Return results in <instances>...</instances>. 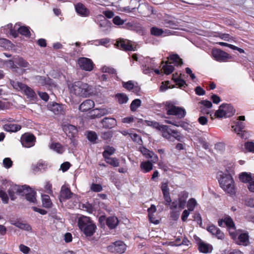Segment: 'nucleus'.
<instances>
[{
  "instance_id": "25",
  "label": "nucleus",
  "mask_w": 254,
  "mask_h": 254,
  "mask_svg": "<svg viewBox=\"0 0 254 254\" xmlns=\"http://www.w3.org/2000/svg\"><path fill=\"white\" fill-rule=\"evenodd\" d=\"M26 190L27 191L26 192H23L22 195H25L26 199L29 202L32 203H35L36 201V192L32 190L31 188L26 186Z\"/></svg>"
},
{
  "instance_id": "28",
  "label": "nucleus",
  "mask_w": 254,
  "mask_h": 254,
  "mask_svg": "<svg viewBox=\"0 0 254 254\" xmlns=\"http://www.w3.org/2000/svg\"><path fill=\"white\" fill-rule=\"evenodd\" d=\"M3 128L8 132H16L21 128V127L17 124H6L3 126Z\"/></svg>"
},
{
  "instance_id": "16",
  "label": "nucleus",
  "mask_w": 254,
  "mask_h": 254,
  "mask_svg": "<svg viewBox=\"0 0 254 254\" xmlns=\"http://www.w3.org/2000/svg\"><path fill=\"white\" fill-rule=\"evenodd\" d=\"M110 112V110L107 108H96L91 111L89 117L91 119L98 118L107 115Z\"/></svg>"
},
{
  "instance_id": "61",
  "label": "nucleus",
  "mask_w": 254,
  "mask_h": 254,
  "mask_svg": "<svg viewBox=\"0 0 254 254\" xmlns=\"http://www.w3.org/2000/svg\"><path fill=\"white\" fill-rule=\"evenodd\" d=\"M169 84V81L162 82L160 87V91L161 92H164L168 89L170 88V86H168Z\"/></svg>"
},
{
  "instance_id": "52",
  "label": "nucleus",
  "mask_w": 254,
  "mask_h": 254,
  "mask_svg": "<svg viewBox=\"0 0 254 254\" xmlns=\"http://www.w3.org/2000/svg\"><path fill=\"white\" fill-rule=\"evenodd\" d=\"M87 138L91 142H95L97 139V135L94 131H89L87 134Z\"/></svg>"
},
{
  "instance_id": "36",
  "label": "nucleus",
  "mask_w": 254,
  "mask_h": 254,
  "mask_svg": "<svg viewBox=\"0 0 254 254\" xmlns=\"http://www.w3.org/2000/svg\"><path fill=\"white\" fill-rule=\"evenodd\" d=\"M165 122L167 124H172L178 127H181L186 130H188L190 128V125L188 123H185L184 122H180L179 123H177L176 122H172L170 120H165Z\"/></svg>"
},
{
  "instance_id": "39",
  "label": "nucleus",
  "mask_w": 254,
  "mask_h": 254,
  "mask_svg": "<svg viewBox=\"0 0 254 254\" xmlns=\"http://www.w3.org/2000/svg\"><path fill=\"white\" fill-rule=\"evenodd\" d=\"M253 178L254 176H253L251 173L248 174L246 172L242 173L239 176L240 181L245 183H249Z\"/></svg>"
},
{
  "instance_id": "4",
  "label": "nucleus",
  "mask_w": 254,
  "mask_h": 254,
  "mask_svg": "<svg viewBox=\"0 0 254 254\" xmlns=\"http://www.w3.org/2000/svg\"><path fill=\"white\" fill-rule=\"evenodd\" d=\"M159 130L161 132L162 135L170 141H174L175 139L180 141L181 138L180 134L176 130H172L168 126L161 125L158 126Z\"/></svg>"
},
{
  "instance_id": "41",
  "label": "nucleus",
  "mask_w": 254,
  "mask_h": 254,
  "mask_svg": "<svg viewBox=\"0 0 254 254\" xmlns=\"http://www.w3.org/2000/svg\"><path fill=\"white\" fill-rule=\"evenodd\" d=\"M42 200L43 206L46 208L51 207L52 203L49 195L46 194L42 195Z\"/></svg>"
},
{
  "instance_id": "31",
  "label": "nucleus",
  "mask_w": 254,
  "mask_h": 254,
  "mask_svg": "<svg viewBox=\"0 0 254 254\" xmlns=\"http://www.w3.org/2000/svg\"><path fill=\"white\" fill-rule=\"evenodd\" d=\"M186 202L180 199L179 201H174L171 202V204L169 205L170 209L172 210H180L183 208L185 205Z\"/></svg>"
},
{
  "instance_id": "37",
  "label": "nucleus",
  "mask_w": 254,
  "mask_h": 254,
  "mask_svg": "<svg viewBox=\"0 0 254 254\" xmlns=\"http://www.w3.org/2000/svg\"><path fill=\"white\" fill-rule=\"evenodd\" d=\"M171 64V63L168 61L162 66L161 70L165 74H169L174 71V67Z\"/></svg>"
},
{
  "instance_id": "21",
  "label": "nucleus",
  "mask_w": 254,
  "mask_h": 254,
  "mask_svg": "<svg viewBox=\"0 0 254 254\" xmlns=\"http://www.w3.org/2000/svg\"><path fill=\"white\" fill-rule=\"evenodd\" d=\"M207 230L212 235L215 236L218 239L222 240L224 238V234L223 233L219 228L214 225L208 226Z\"/></svg>"
},
{
  "instance_id": "32",
  "label": "nucleus",
  "mask_w": 254,
  "mask_h": 254,
  "mask_svg": "<svg viewBox=\"0 0 254 254\" xmlns=\"http://www.w3.org/2000/svg\"><path fill=\"white\" fill-rule=\"evenodd\" d=\"M106 223L109 228L114 229L118 225L119 220L117 217L111 216L106 219Z\"/></svg>"
},
{
  "instance_id": "15",
  "label": "nucleus",
  "mask_w": 254,
  "mask_h": 254,
  "mask_svg": "<svg viewBox=\"0 0 254 254\" xmlns=\"http://www.w3.org/2000/svg\"><path fill=\"white\" fill-rule=\"evenodd\" d=\"M109 250L117 254L124 253L126 250V246L122 241H117L108 247Z\"/></svg>"
},
{
  "instance_id": "18",
  "label": "nucleus",
  "mask_w": 254,
  "mask_h": 254,
  "mask_svg": "<svg viewBox=\"0 0 254 254\" xmlns=\"http://www.w3.org/2000/svg\"><path fill=\"white\" fill-rule=\"evenodd\" d=\"M76 198L75 194L72 193L70 189L65 186H63L61 190L60 200L62 201L65 199H69L70 198Z\"/></svg>"
},
{
  "instance_id": "42",
  "label": "nucleus",
  "mask_w": 254,
  "mask_h": 254,
  "mask_svg": "<svg viewBox=\"0 0 254 254\" xmlns=\"http://www.w3.org/2000/svg\"><path fill=\"white\" fill-rule=\"evenodd\" d=\"M116 99L120 104H123L127 103L128 98L127 95L124 93H119L116 95Z\"/></svg>"
},
{
  "instance_id": "56",
  "label": "nucleus",
  "mask_w": 254,
  "mask_h": 254,
  "mask_svg": "<svg viewBox=\"0 0 254 254\" xmlns=\"http://www.w3.org/2000/svg\"><path fill=\"white\" fill-rule=\"evenodd\" d=\"M110 39L108 38H103L98 40L97 41L98 44H96V46L102 45L107 47V45L110 42Z\"/></svg>"
},
{
  "instance_id": "58",
  "label": "nucleus",
  "mask_w": 254,
  "mask_h": 254,
  "mask_svg": "<svg viewBox=\"0 0 254 254\" xmlns=\"http://www.w3.org/2000/svg\"><path fill=\"white\" fill-rule=\"evenodd\" d=\"M245 148L249 152H254V143L248 142L245 143Z\"/></svg>"
},
{
  "instance_id": "54",
  "label": "nucleus",
  "mask_w": 254,
  "mask_h": 254,
  "mask_svg": "<svg viewBox=\"0 0 254 254\" xmlns=\"http://www.w3.org/2000/svg\"><path fill=\"white\" fill-rule=\"evenodd\" d=\"M200 105H201V107H204V108H206L207 109H210L212 107V103L208 100H202L199 103Z\"/></svg>"
},
{
  "instance_id": "20",
  "label": "nucleus",
  "mask_w": 254,
  "mask_h": 254,
  "mask_svg": "<svg viewBox=\"0 0 254 254\" xmlns=\"http://www.w3.org/2000/svg\"><path fill=\"white\" fill-rule=\"evenodd\" d=\"M35 82L41 86H55V85L52 82V80L48 77L36 76L35 77Z\"/></svg>"
},
{
  "instance_id": "6",
  "label": "nucleus",
  "mask_w": 254,
  "mask_h": 254,
  "mask_svg": "<svg viewBox=\"0 0 254 254\" xmlns=\"http://www.w3.org/2000/svg\"><path fill=\"white\" fill-rule=\"evenodd\" d=\"M223 223H225L227 227L230 236L233 239H235L237 237L236 227L233 219L229 216H226L224 218L218 220V225L222 227Z\"/></svg>"
},
{
  "instance_id": "60",
  "label": "nucleus",
  "mask_w": 254,
  "mask_h": 254,
  "mask_svg": "<svg viewBox=\"0 0 254 254\" xmlns=\"http://www.w3.org/2000/svg\"><path fill=\"white\" fill-rule=\"evenodd\" d=\"M123 85L125 88L128 90H130L133 89L134 87V84L132 81H129L127 82H123Z\"/></svg>"
},
{
  "instance_id": "40",
  "label": "nucleus",
  "mask_w": 254,
  "mask_h": 254,
  "mask_svg": "<svg viewBox=\"0 0 254 254\" xmlns=\"http://www.w3.org/2000/svg\"><path fill=\"white\" fill-rule=\"evenodd\" d=\"M50 148L59 154L63 153L65 150L60 143L56 142L52 143L50 145Z\"/></svg>"
},
{
  "instance_id": "47",
  "label": "nucleus",
  "mask_w": 254,
  "mask_h": 254,
  "mask_svg": "<svg viewBox=\"0 0 254 254\" xmlns=\"http://www.w3.org/2000/svg\"><path fill=\"white\" fill-rule=\"evenodd\" d=\"M10 83L14 89L19 91H22L25 85L18 81H10Z\"/></svg>"
},
{
  "instance_id": "57",
  "label": "nucleus",
  "mask_w": 254,
  "mask_h": 254,
  "mask_svg": "<svg viewBox=\"0 0 254 254\" xmlns=\"http://www.w3.org/2000/svg\"><path fill=\"white\" fill-rule=\"evenodd\" d=\"M0 197L4 203H7L8 202V197L5 192L0 190Z\"/></svg>"
},
{
  "instance_id": "26",
  "label": "nucleus",
  "mask_w": 254,
  "mask_h": 254,
  "mask_svg": "<svg viewBox=\"0 0 254 254\" xmlns=\"http://www.w3.org/2000/svg\"><path fill=\"white\" fill-rule=\"evenodd\" d=\"M237 243L239 245H243L244 246L249 245L250 242L248 234L246 233L241 234L238 236V242Z\"/></svg>"
},
{
  "instance_id": "50",
  "label": "nucleus",
  "mask_w": 254,
  "mask_h": 254,
  "mask_svg": "<svg viewBox=\"0 0 254 254\" xmlns=\"http://www.w3.org/2000/svg\"><path fill=\"white\" fill-rule=\"evenodd\" d=\"M101 19L99 23L100 27H110L111 23L109 21L103 16H101Z\"/></svg>"
},
{
  "instance_id": "38",
  "label": "nucleus",
  "mask_w": 254,
  "mask_h": 254,
  "mask_svg": "<svg viewBox=\"0 0 254 254\" xmlns=\"http://www.w3.org/2000/svg\"><path fill=\"white\" fill-rule=\"evenodd\" d=\"M14 62L15 64L21 67L29 68V64L22 58L19 57L14 58Z\"/></svg>"
},
{
  "instance_id": "53",
  "label": "nucleus",
  "mask_w": 254,
  "mask_h": 254,
  "mask_svg": "<svg viewBox=\"0 0 254 254\" xmlns=\"http://www.w3.org/2000/svg\"><path fill=\"white\" fill-rule=\"evenodd\" d=\"M2 164L4 167L9 168L12 165V161L9 158H5L3 160Z\"/></svg>"
},
{
  "instance_id": "23",
  "label": "nucleus",
  "mask_w": 254,
  "mask_h": 254,
  "mask_svg": "<svg viewBox=\"0 0 254 254\" xmlns=\"http://www.w3.org/2000/svg\"><path fill=\"white\" fill-rule=\"evenodd\" d=\"M63 130L70 138L74 137L77 132L76 127L69 124L64 125Z\"/></svg>"
},
{
  "instance_id": "62",
  "label": "nucleus",
  "mask_w": 254,
  "mask_h": 254,
  "mask_svg": "<svg viewBox=\"0 0 254 254\" xmlns=\"http://www.w3.org/2000/svg\"><path fill=\"white\" fill-rule=\"evenodd\" d=\"M19 248L20 251L24 254H28L30 251L29 247L23 244H20L19 246Z\"/></svg>"
},
{
  "instance_id": "64",
  "label": "nucleus",
  "mask_w": 254,
  "mask_h": 254,
  "mask_svg": "<svg viewBox=\"0 0 254 254\" xmlns=\"http://www.w3.org/2000/svg\"><path fill=\"white\" fill-rule=\"evenodd\" d=\"M248 188L252 192H254V178L248 183Z\"/></svg>"
},
{
  "instance_id": "13",
  "label": "nucleus",
  "mask_w": 254,
  "mask_h": 254,
  "mask_svg": "<svg viewBox=\"0 0 254 254\" xmlns=\"http://www.w3.org/2000/svg\"><path fill=\"white\" fill-rule=\"evenodd\" d=\"M35 139V137L32 134L25 133L21 137V142L23 146L29 148L34 145Z\"/></svg>"
},
{
  "instance_id": "34",
  "label": "nucleus",
  "mask_w": 254,
  "mask_h": 254,
  "mask_svg": "<svg viewBox=\"0 0 254 254\" xmlns=\"http://www.w3.org/2000/svg\"><path fill=\"white\" fill-rule=\"evenodd\" d=\"M116 121L114 118H105L102 121L103 126L106 128H112L116 125Z\"/></svg>"
},
{
  "instance_id": "55",
  "label": "nucleus",
  "mask_w": 254,
  "mask_h": 254,
  "mask_svg": "<svg viewBox=\"0 0 254 254\" xmlns=\"http://www.w3.org/2000/svg\"><path fill=\"white\" fill-rule=\"evenodd\" d=\"M90 189L95 192H100L102 190V187L99 184H92L90 187Z\"/></svg>"
},
{
  "instance_id": "8",
  "label": "nucleus",
  "mask_w": 254,
  "mask_h": 254,
  "mask_svg": "<svg viewBox=\"0 0 254 254\" xmlns=\"http://www.w3.org/2000/svg\"><path fill=\"white\" fill-rule=\"evenodd\" d=\"M200 206L196 199L191 198V212H193V221L201 227L202 224V218L200 214L198 212V210H200Z\"/></svg>"
},
{
  "instance_id": "22",
  "label": "nucleus",
  "mask_w": 254,
  "mask_h": 254,
  "mask_svg": "<svg viewBox=\"0 0 254 254\" xmlns=\"http://www.w3.org/2000/svg\"><path fill=\"white\" fill-rule=\"evenodd\" d=\"M76 12L81 16L86 17L89 14V10L81 3H78L75 5Z\"/></svg>"
},
{
  "instance_id": "1",
  "label": "nucleus",
  "mask_w": 254,
  "mask_h": 254,
  "mask_svg": "<svg viewBox=\"0 0 254 254\" xmlns=\"http://www.w3.org/2000/svg\"><path fill=\"white\" fill-rule=\"evenodd\" d=\"M226 171L227 173H222L220 175L219 183L220 187L225 192L232 195L236 192L235 182L230 174V173H233V169L229 171L226 170Z\"/></svg>"
},
{
  "instance_id": "49",
  "label": "nucleus",
  "mask_w": 254,
  "mask_h": 254,
  "mask_svg": "<svg viewBox=\"0 0 254 254\" xmlns=\"http://www.w3.org/2000/svg\"><path fill=\"white\" fill-rule=\"evenodd\" d=\"M130 137L134 142L139 144H141L142 143L141 137L135 133L131 132V133L130 134Z\"/></svg>"
},
{
  "instance_id": "43",
  "label": "nucleus",
  "mask_w": 254,
  "mask_h": 254,
  "mask_svg": "<svg viewBox=\"0 0 254 254\" xmlns=\"http://www.w3.org/2000/svg\"><path fill=\"white\" fill-rule=\"evenodd\" d=\"M22 91H23L28 98H34L36 96V94L33 90L26 85Z\"/></svg>"
},
{
  "instance_id": "30",
  "label": "nucleus",
  "mask_w": 254,
  "mask_h": 254,
  "mask_svg": "<svg viewBox=\"0 0 254 254\" xmlns=\"http://www.w3.org/2000/svg\"><path fill=\"white\" fill-rule=\"evenodd\" d=\"M14 28L17 29L18 32L23 35L26 37H29L30 36V32L28 27L24 26H20V24H16L14 26Z\"/></svg>"
},
{
  "instance_id": "29",
  "label": "nucleus",
  "mask_w": 254,
  "mask_h": 254,
  "mask_svg": "<svg viewBox=\"0 0 254 254\" xmlns=\"http://www.w3.org/2000/svg\"><path fill=\"white\" fill-rule=\"evenodd\" d=\"M152 162L149 161H143L140 163L141 170L144 173L150 172L153 169Z\"/></svg>"
},
{
  "instance_id": "27",
  "label": "nucleus",
  "mask_w": 254,
  "mask_h": 254,
  "mask_svg": "<svg viewBox=\"0 0 254 254\" xmlns=\"http://www.w3.org/2000/svg\"><path fill=\"white\" fill-rule=\"evenodd\" d=\"M168 60L171 64H174L176 66H180L183 64L182 59L177 54H172L168 58Z\"/></svg>"
},
{
  "instance_id": "14",
  "label": "nucleus",
  "mask_w": 254,
  "mask_h": 254,
  "mask_svg": "<svg viewBox=\"0 0 254 254\" xmlns=\"http://www.w3.org/2000/svg\"><path fill=\"white\" fill-rule=\"evenodd\" d=\"M78 64L83 70L90 71L93 68L94 64L90 59L82 57L78 60Z\"/></svg>"
},
{
  "instance_id": "17",
  "label": "nucleus",
  "mask_w": 254,
  "mask_h": 254,
  "mask_svg": "<svg viewBox=\"0 0 254 254\" xmlns=\"http://www.w3.org/2000/svg\"><path fill=\"white\" fill-rule=\"evenodd\" d=\"M139 150L146 158L150 159L153 163H155L158 161V156L153 152L143 146L139 147Z\"/></svg>"
},
{
  "instance_id": "5",
  "label": "nucleus",
  "mask_w": 254,
  "mask_h": 254,
  "mask_svg": "<svg viewBox=\"0 0 254 254\" xmlns=\"http://www.w3.org/2000/svg\"><path fill=\"white\" fill-rule=\"evenodd\" d=\"M235 110L230 104H223L215 112L214 116L217 118H228L233 115Z\"/></svg>"
},
{
  "instance_id": "12",
  "label": "nucleus",
  "mask_w": 254,
  "mask_h": 254,
  "mask_svg": "<svg viewBox=\"0 0 254 254\" xmlns=\"http://www.w3.org/2000/svg\"><path fill=\"white\" fill-rule=\"evenodd\" d=\"M115 46L119 49L125 51H135V46H134L132 42L127 40L120 39L118 40Z\"/></svg>"
},
{
  "instance_id": "3",
  "label": "nucleus",
  "mask_w": 254,
  "mask_h": 254,
  "mask_svg": "<svg viewBox=\"0 0 254 254\" xmlns=\"http://www.w3.org/2000/svg\"><path fill=\"white\" fill-rule=\"evenodd\" d=\"M78 226L86 236H91L95 232L96 226L87 216H80L78 218Z\"/></svg>"
},
{
  "instance_id": "45",
  "label": "nucleus",
  "mask_w": 254,
  "mask_h": 254,
  "mask_svg": "<svg viewBox=\"0 0 254 254\" xmlns=\"http://www.w3.org/2000/svg\"><path fill=\"white\" fill-rule=\"evenodd\" d=\"M141 105V101L138 99L134 100L131 103L130 108L131 111L135 112Z\"/></svg>"
},
{
  "instance_id": "63",
  "label": "nucleus",
  "mask_w": 254,
  "mask_h": 254,
  "mask_svg": "<svg viewBox=\"0 0 254 254\" xmlns=\"http://www.w3.org/2000/svg\"><path fill=\"white\" fill-rule=\"evenodd\" d=\"M198 122L201 125H206L208 123V119L205 116H200L198 119Z\"/></svg>"
},
{
  "instance_id": "46",
  "label": "nucleus",
  "mask_w": 254,
  "mask_h": 254,
  "mask_svg": "<svg viewBox=\"0 0 254 254\" xmlns=\"http://www.w3.org/2000/svg\"><path fill=\"white\" fill-rule=\"evenodd\" d=\"M106 162L114 167H118L120 165L118 160L116 158H105Z\"/></svg>"
},
{
  "instance_id": "35",
  "label": "nucleus",
  "mask_w": 254,
  "mask_h": 254,
  "mask_svg": "<svg viewBox=\"0 0 254 254\" xmlns=\"http://www.w3.org/2000/svg\"><path fill=\"white\" fill-rule=\"evenodd\" d=\"M244 127V125L242 123H240L239 122L237 123L236 127L232 126V128H234V131L242 138L244 137V133H245V131L243 130Z\"/></svg>"
},
{
  "instance_id": "48",
  "label": "nucleus",
  "mask_w": 254,
  "mask_h": 254,
  "mask_svg": "<svg viewBox=\"0 0 254 254\" xmlns=\"http://www.w3.org/2000/svg\"><path fill=\"white\" fill-rule=\"evenodd\" d=\"M14 63H15L14 62V58L13 59V61L8 60L5 62V64L7 67L11 68L13 71H17V70L18 69V67Z\"/></svg>"
},
{
  "instance_id": "59",
  "label": "nucleus",
  "mask_w": 254,
  "mask_h": 254,
  "mask_svg": "<svg viewBox=\"0 0 254 254\" xmlns=\"http://www.w3.org/2000/svg\"><path fill=\"white\" fill-rule=\"evenodd\" d=\"M152 68L147 64L145 65H143L142 71L144 74H149L153 72Z\"/></svg>"
},
{
  "instance_id": "51",
  "label": "nucleus",
  "mask_w": 254,
  "mask_h": 254,
  "mask_svg": "<svg viewBox=\"0 0 254 254\" xmlns=\"http://www.w3.org/2000/svg\"><path fill=\"white\" fill-rule=\"evenodd\" d=\"M101 70L102 72L104 73H108L110 74H115L116 73V70L115 69L107 66H104L101 68Z\"/></svg>"
},
{
  "instance_id": "44",
  "label": "nucleus",
  "mask_w": 254,
  "mask_h": 254,
  "mask_svg": "<svg viewBox=\"0 0 254 254\" xmlns=\"http://www.w3.org/2000/svg\"><path fill=\"white\" fill-rule=\"evenodd\" d=\"M115 152V149L111 146H107L103 152V156L105 158L110 157V156L113 154Z\"/></svg>"
},
{
  "instance_id": "2",
  "label": "nucleus",
  "mask_w": 254,
  "mask_h": 254,
  "mask_svg": "<svg viewBox=\"0 0 254 254\" xmlns=\"http://www.w3.org/2000/svg\"><path fill=\"white\" fill-rule=\"evenodd\" d=\"M70 92L79 97L86 98L93 94L91 86L81 81L74 82L70 87Z\"/></svg>"
},
{
  "instance_id": "11",
  "label": "nucleus",
  "mask_w": 254,
  "mask_h": 254,
  "mask_svg": "<svg viewBox=\"0 0 254 254\" xmlns=\"http://www.w3.org/2000/svg\"><path fill=\"white\" fill-rule=\"evenodd\" d=\"M212 55L213 58L219 62H225L227 60L231 59V56L226 52L220 49L213 50L212 51Z\"/></svg>"
},
{
  "instance_id": "19",
  "label": "nucleus",
  "mask_w": 254,
  "mask_h": 254,
  "mask_svg": "<svg viewBox=\"0 0 254 254\" xmlns=\"http://www.w3.org/2000/svg\"><path fill=\"white\" fill-rule=\"evenodd\" d=\"M95 103L93 100L87 99L79 105L78 110L81 112H86L93 109Z\"/></svg>"
},
{
  "instance_id": "7",
  "label": "nucleus",
  "mask_w": 254,
  "mask_h": 254,
  "mask_svg": "<svg viewBox=\"0 0 254 254\" xmlns=\"http://www.w3.org/2000/svg\"><path fill=\"white\" fill-rule=\"evenodd\" d=\"M165 110L168 115H175L180 118H183L186 115V112L184 109L177 107L169 102H166Z\"/></svg>"
},
{
  "instance_id": "10",
  "label": "nucleus",
  "mask_w": 254,
  "mask_h": 254,
  "mask_svg": "<svg viewBox=\"0 0 254 254\" xmlns=\"http://www.w3.org/2000/svg\"><path fill=\"white\" fill-rule=\"evenodd\" d=\"M26 191H27V190H26V186H19L16 185L11 186L8 190L9 195L12 200L16 198V194L22 195L23 192Z\"/></svg>"
},
{
  "instance_id": "24",
  "label": "nucleus",
  "mask_w": 254,
  "mask_h": 254,
  "mask_svg": "<svg viewBox=\"0 0 254 254\" xmlns=\"http://www.w3.org/2000/svg\"><path fill=\"white\" fill-rule=\"evenodd\" d=\"M150 31L151 34L156 36H159L161 35L163 36H166L172 34V32L169 30L165 29L163 30V29L158 28L157 27H152Z\"/></svg>"
},
{
  "instance_id": "33",
  "label": "nucleus",
  "mask_w": 254,
  "mask_h": 254,
  "mask_svg": "<svg viewBox=\"0 0 254 254\" xmlns=\"http://www.w3.org/2000/svg\"><path fill=\"white\" fill-rule=\"evenodd\" d=\"M48 108L55 114H59L62 113L63 112V107L62 105L57 103H53L49 104Z\"/></svg>"
},
{
  "instance_id": "9",
  "label": "nucleus",
  "mask_w": 254,
  "mask_h": 254,
  "mask_svg": "<svg viewBox=\"0 0 254 254\" xmlns=\"http://www.w3.org/2000/svg\"><path fill=\"white\" fill-rule=\"evenodd\" d=\"M193 238L197 246L199 252L204 254H209L212 252L213 250V247L212 245L202 241L196 235L193 236Z\"/></svg>"
}]
</instances>
